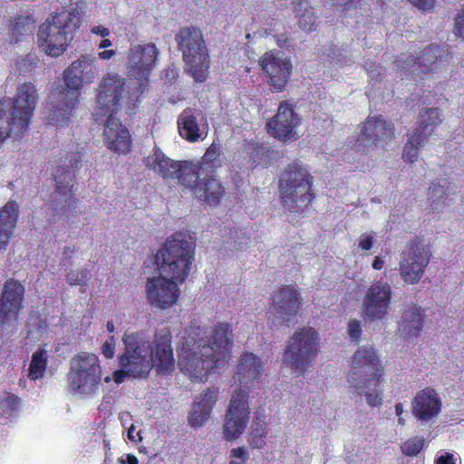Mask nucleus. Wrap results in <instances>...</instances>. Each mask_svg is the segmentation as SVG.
<instances>
[{"label":"nucleus","mask_w":464,"mask_h":464,"mask_svg":"<svg viewBox=\"0 0 464 464\" xmlns=\"http://www.w3.org/2000/svg\"><path fill=\"white\" fill-rule=\"evenodd\" d=\"M124 351L119 356V369L112 374L121 384L126 378L144 379L152 370L158 375L168 376L175 371L172 334L169 327L157 330L153 340L144 331L125 332Z\"/></svg>","instance_id":"1"},{"label":"nucleus","mask_w":464,"mask_h":464,"mask_svg":"<svg viewBox=\"0 0 464 464\" xmlns=\"http://www.w3.org/2000/svg\"><path fill=\"white\" fill-rule=\"evenodd\" d=\"M232 325L218 323L214 327L194 324L182 338L179 366L192 382H206L210 373L223 368L228 362L232 341Z\"/></svg>","instance_id":"2"},{"label":"nucleus","mask_w":464,"mask_h":464,"mask_svg":"<svg viewBox=\"0 0 464 464\" xmlns=\"http://www.w3.org/2000/svg\"><path fill=\"white\" fill-rule=\"evenodd\" d=\"M194 259V248L182 234L167 238L155 256L161 276L149 277L146 295L151 306L164 310L177 304L179 284L188 278Z\"/></svg>","instance_id":"3"},{"label":"nucleus","mask_w":464,"mask_h":464,"mask_svg":"<svg viewBox=\"0 0 464 464\" xmlns=\"http://www.w3.org/2000/svg\"><path fill=\"white\" fill-rule=\"evenodd\" d=\"M124 80L118 74H107L99 83L94 120L104 122L103 139L106 147L116 154L131 151L132 139L129 130L115 117L122 103L126 104Z\"/></svg>","instance_id":"4"},{"label":"nucleus","mask_w":464,"mask_h":464,"mask_svg":"<svg viewBox=\"0 0 464 464\" xmlns=\"http://www.w3.org/2000/svg\"><path fill=\"white\" fill-rule=\"evenodd\" d=\"M38 99L32 82H24L16 89L14 98L0 100V144L7 138L19 140L29 130Z\"/></svg>","instance_id":"5"},{"label":"nucleus","mask_w":464,"mask_h":464,"mask_svg":"<svg viewBox=\"0 0 464 464\" xmlns=\"http://www.w3.org/2000/svg\"><path fill=\"white\" fill-rule=\"evenodd\" d=\"M384 370L372 347H360L352 357L348 382L359 395L364 394L371 407L382 405V392L377 390L383 380Z\"/></svg>","instance_id":"6"},{"label":"nucleus","mask_w":464,"mask_h":464,"mask_svg":"<svg viewBox=\"0 0 464 464\" xmlns=\"http://www.w3.org/2000/svg\"><path fill=\"white\" fill-rule=\"evenodd\" d=\"M95 61L96 58L92 54H82L63 71L64 97L61 107L53 111L52 120L54 124L63 126L68 122L72 112L79 104L81 89L84 84L94 82L98 72Z\"/></svg>","instance_id":"7"},{"label":"nucleus","mask_w":464,"mask_h":464,"mask_svg":"<svg viewBox=\"0 0 464 464\" xmlns=\"http://www.w3.org/2000/svg\"><path fill=\"white\" fill-rule=\"evenodd\" d=\"M160 51L153 43L132 45L128 52V76L135 80L133 85L124 89L126 106L134 110L150 89V77L155 68Z\"/></svg>","instance_id":"8"},{"label":"nucleus","mask_w":464,"mask_h":464,"mask_svg":"<svg viewBox=\"0 0 464 464\" xmlns=\"http://www.w3.org/2000/svg\"><path fill=\"white\" fill-rule=\"evenodd\" d=\"M80 24V18L72 11L52 13L38 28V48L53 58L63 55L72 42Z\"/></svg>","instance_id":"9"},{"label":"nucleus","mask_w":464,"mask_h":464,"mask_svg":"<svg viewBox=\"0 0 464 464\" xmlns=\"http://www.w3.org/2000/svg\"><path fill=\"white\" fill-rule=\"evenodd\" d=\"M313 184L310 172L300 163L288 164L278 180L284 208L290 212H304L315 198Z\"/></svg>","instance_id":"10"},{"label":"nucleus","mask_w":464,"mask_h":464,"mask_svg":"<svg viewBox=\"0 0 464 464\" xmlns=\"http://www.w3.org/2000/svg\"><path fill=\"white\" fill-rule=\"evenodd\" d=\"M175 41L188 73L195 82H205L208 78L210 56L202 31L196 26L181 27L175 34Z\"/></svg>","instance_id":"11"},{"label":"nucleus","mask_w":464,"mask_h":464,"mask_svg":"<svg viewBox=\"0 0 464 464\" xmlns=\"http://www.w3.org/2000/svg\"><path fill=\"white\" fill-rule=\"evenodd\" d=\"M102 371L98 356L82 352L72 358L67 372L68 389L72 394L90 397L102 383Z\"/></svg>","instance_id":"12"},{"label":"nucleus","mask_w":464,"mask_h":464,"mask_svg":"<svg viewBox=\"0 0 464 464\" xmlns=\"http://www.w3.org/2000/svg\"><path fill=\"white\" fill-rule=\"evenodd\" d=\"M318 333L312 327L296 331L289 341L284 361L294 371L303 372L318 353Z\"/></svg>","instance_id":"13"},{"label":"nucleus","mask_w":464,"mask_h":464,"mask_svg":"<svg viewBox=\"0 0 464 464\" xmlns=\"http://www.w3.org/2000/svg\"><path fill=\"white\" fill-rule=\"evenodd\" d=\"M360 134L351 140V150L355 152L367 153L370 149L383 148L394 136V127L382 115L368 116L360 125Z\"/></svg>","instance_id":"14"},{"label":"nucleus","mask_w":464,"mask_h":464,"mask_svg":"<svg viewBox=\"0 0 464 464\" xmlns=\"http://www.w3.org/2000/svg\"><path fill=\"white\" fill-rule=\"evenodd\" d=\"M430 260V251L418 237L411 239L401 255L400 276L404 283L415 285L423 276Z\"/></svg>","instance_id":"15"},{"label":"nucleus","mask_w":464,"mask_h":464,"mask_svg":"<svg viewBox=\"0 0 464 464\" xmlns=\"http://www.w3.org/2000/svg\"><path fill=\"white\" fill-rule=\"evenodd\" d=\"M82 154L79 150L68 151L63 158H61L60 164L58 165L55 173L53 174L56 182V192L63 195L64 212L68 208H76L78 199L72 193L74 186L75 171L82 167Z\"/></svg>","instance_id":"16"},{"label":"nucleus","mask_w":464,"mask_h":464,"mask_svg":"<svg viewBox=\"0 0 464 464\" xmlns=\"http://www.w3.org/2000/svg\"><path fill=\"white\" fill-rule=\"evenodd\" d=\"M260 70L266 78L270 90L282 92L285 90L293 72L291 59L279 55L274 50L266 52L258 60Z\"/></svg>","instance_id":"17"},{"label":"nucleus","mask_w":464,"mask_h":464,"mask_svg":"<svg viewBox=\"0 0 464 464\" xmlns=\"http://www.w3.org/2000/svg\"><path fill=\"white\" fill-rule=\"evenodd\" d=\"M187 188L202 204L211 207L218 206L225 196V188L218 179L217 173L198 172L195 177L185 173L183 179Z\"/></svg>","instance_id":"18"},{"label":"nucleus","mask_w":464,"mask_h":464,"mask_svg":"<svg viewBox=\"0 0 464 464\" xmlns=\"http://www.w3.org/2000/svg\"><path fill=\"white\" fill-rule=\"evenodd\" d=\"M302 305V297L295 286L281 285L274 294L269 308L274 325H285L292 321Z\"/></svg>","instance_id":"19"},{"label":"nucleus","mask_w":464,"mask_h":464,"mask_svg":"<svg viewBox=\"0 0 464 464\" xmlns=\"http://www.w3.org/2000/svg\"><path fill=\"white\" fill-rule=\"evenodd\" d=\"M302 119L295 111V105L288 101L279 103L276 113L266 124L267 132L275 139L288 143L298 139L296 129Z\"/></svg>","instance_id":"20"},{"label":"nucleus","mask_w":464,"mask_h":464,"mask_svg":"<svg viewBox=\"0 0 464 464\" xmlns=\"http://www.w3.org/2000/svg\"><path fill=\"white\" fill-rule=\"evenodd\" d=\"M248 392L239 389L230 400L224 425V437L228 441L237 439L249 420Z\"/></svg>","instance_id":"21"},{"label":"nucleus","mask_w":464,"mask_h":464,"mask_svg":"<svg viewBox=\"0 0 464 464\" xmlns=\"http://www.w3.org/2000/svg\"><path fill=\"white\" fill-rule=\"evenodd\" d=\"M392 290L389 283L382 280L371 285L363 299V317L375 321L383 319L390 308Z\"/></svg>","instance_id":"22"},{"label":"nucleus","mask_w":464,"mask_h":464,"mask_svg":"<svg viewBox=\"0 0 464 464\" xmlns=\"http://www.w3.org/2000/svg\"><path fill=\"white\" fill-rule=\"evenodd\" d=\"M24 299V285L14 279L5 282L0 296V324L8 325L18 320Z\"/></svg>","instance_id":"23"},{"label":"nucleus","mask_w":464,"mask_h":464,"mask_svg":"<svg viewBox=\"0 0 464 464\" xmlns=\"http://www.w3.org/2000/svg\"><path fill=\"white\" fill-rule=\"evenodd\" d=\"M144 163L148 169L153 170L163 179H177L180 185L184 186L183 179L187 173L185 166L188 165V160L175 161L168 158L160 149H156L152 155L145 158Z\"/></svg>","instance_id":"24"},{"label":"nucleus","mask_w":464,"mask_h":464,"mask_svg":"<svg viewBox=\"0 0 464 464\" xmlns=\"http://www.w3.org/2000/svg\"><path fill=\"white\" fill-rule=\"evenodd\" d=\"M262 368L261 359L253 353L246 352L240 356L234 380L248 392L260 390Z\"/></svg>","instance_id":"25"},{"label":"nucleus","mask_w":464,"mask_h":464,"mask_svg":"<svg viewBox=\"0 0 464 464\" xmlns=\"http://www.w3.org/2000/svg\"><path fill=\"white\" fill-rule=\"evenodd\" d=\"M440 46L431 44L423 49L421 55L415 58L409 56L404 61L399 59L395 63L401 71L412 69L414 74H427L439 68L438 57L440 55Z\"/></svg>","instance_id":"26"},{"label":"nucleus","mask_w":464,"mask_h":464,"mask_svg":"<svg viewBox=\"0 0 464 464\" xmlns=\"http://www.w3.org/2000/svg\"><path fill=\"white\" fill-rule=\"evenodd\" d=\"M440 399L432 388L418 392L412 401V412L418 420H430L440 413Z\"/></svg>","instance_id":"27"},{"label":"nucleus","mask_w":464,"mask_h":464,"mask_svg":"<svg viewBox=\"0 0 464 464\" xmlns=\"http://www.w3.org/2000/svg\"><path fill=\"white\" fill-rule=\"evenodd\" d=\"M19 218V206L14 200H9L0 208V251L5 250Z\"/></svg>","instance_id":"28"},{"label":"nucleus","mask_w":464,"mask_h":464,"mask_svg":"<svg viewBox=\"0 0 464 464\" xmlns=\"http://www.w3.org/2000/svg\"><path fill=\"white\" fill-rule=\"evenodd\" d=\"M220 155L218 146L213 143L207 149L199 161H188V165L185 166V171H187L190 177H195V174H198V172L202 174L217 173L218 169L221 167Z\"/></svg>","instance_id":"29"},{"label":"nucleus","mask_w":464,"mask_h":464,"mask_svg":"<svg viewBox=\"0 0 464 464\" xmlns=\"http://www.w3.org/2000/svg\"><path fill=\"white\" fill-rule=\"evenodd\" d=\"M218 400V390L208 388L199 401H195L193 411L188 416V423L194 428L202 426L209 417Z\"/></svg>","instance_id":"30"},{"label":"nucleus","mask_w":464,"mask_h":464,"mask_svg":"<svg viewBox=\"0 0 464 464\" xmlns=\"http://www.w3.org/2000/svg\"><path fill=\"white\" fill-rule=\"evenodd\" d=\"M178 130L180 137L188 142L195 143L203 140V130L199 128L198 119L191 108H186L178 117Z\"/></svg>","instance_id":"31"},{"label":"nucleus","mask_w":464,"mask_h":464,"mask_svg":"<svg viewBox=\"0 0 464 464\" xmlns=\"http://www.w3.org/2000/svg\"><path fill=\"white\" fill-rule=\"evenodd\" d=\"M423 323V310L420 306L412 305L403 311L399 330L408 338L418 337L421 333Z\"/></svg>","instance_id":"32"},{"label":"nucleus","mask_w":464,"mask_h":464,"mask_svg":"<svg viewBox=\"0 0 464 464\" xmlns=\"http://www.w3.org/2000/svg\"><path fill=\"white\" fill-rule=\"evenodd\" d=\"M441 122V113L439 108L422 110L418 118L417 127L413 131H418L419 135H423L428 140Z\"/></svg>","instance_id":"33"},{"label":"nucleus","mask_w":464,"mask_h":464,"mask_svg":"<svg viewBox=\"0 0 464 464\" xmlns=\"http://www.w3.org/2000/svg\"><path fill=\"white\" fill-rule=\"evenodd\" d=\"M34 19L31 15H19L10 20L9 34L14 43L21 40V36L32 32Z\"/></svg>","instance_id":"34"},{"label":"nucleus","mask_w":464,"mask_h":464,"mask_svg":"<svg viewBox=\"0 0 464 464\" xmlns=\"http://www.w3.org/2000/svg\"><path fill=\"white\" fill-rule=\"evenodd\" d=\"M426 140L423 135H419L418 131H412L403 147L402 157L405 161L415 162L419 158L420 149Z\"/></svg>","instance_id":"35"},{"label":"nucleus","mask_w":464,"mask_h":464,"mask_svg":"<svg viewBox=\"0 0 464 464\" xmlns=\"http://www.w3.org/2000/svg\"><path fill=\"white\" fill-rule=\"evenodd\" d=\"M47 352L44 349H38L33 353L28 373L31 380L35 381L44 376L47 367Z\"/></svg>","instance_id":"36"},{"label":"nucleus","mask_w":464,"mask_h":464,"mask_svg":"<svg viewBox=\"0 0 464 464\" xmlns=\"http://www.w3.org/2000/svg\"><path fill=\"white\" fill-rule=\"evenodd\" d=\"M246 153L248 156L247 162L253 167L258 165H266L269 160L270 151L260 144H247Z\"/></svg>","instance_id":"37"},{"label":"nucleus","mask_w":464,"mask_h":464,"mask_svg":"<svg viewBox=\"0 0 464 464\" xmlns=\"http://www.w3.org/2000/svg\"><path fill=\"white\" fill-rule=\"evenodd\" d=\"M267 434L266 424L264 420L256 418L254 420L252 430L249 434L248 442L253 449L264 448L266 441L265 439Z\"/></svg>","instance_id":"38"},{"label":"nucleus","mask_w":464,"mask_h":464,"mask_svg":"<svg viewBox=\"0 0 464 464\" xmlns=\"http://www.w3.org/2000/svg\"><path fill=\"white\" fill-rule=\"evenodd\" d=\"M298 17V26L305 32H313L315 30V15L311 8L304 7L303 12L295 14Z\"/></svg>","instance_id":"39"},{"label":"nucleus","mask_w":464,"mask_h":464,"mask_svg":"<svg viewBox=\"0 0 464 464\" xmlns=\"http://www.w3.org/2000/svg\"><path fill=\"white\" fill-rule=\"evenodd\" d=\"M424 439L415 436L410 438L401 445V450L403 455L413 457L417 456L423 449Z\"/></svg>","instance_id":"40"},{"label":"nucleus","mask_w":464,"mask_h":464,"mask_svg":"<svg viewBox=\"0 0 464 464\" xmlns=\"http://www.w3.org/2000/svg\"><path fill=\"white\" fill-rule=\"evenodd\" d=\"M20 398L11 392H7L6 395L0 399V414L2 416L10 414L14 411L20 404Z\"/></svg>","instance_id":"41"},{"label":"nucleus","mask_w":464,"mask_h":464,"mask_svg":"<svg viewBox=\"0 0 464 464\" xmlns=\"http://www.w3.org/2000/svg\"><path fill=\"white\" fill-rule=\"evenodd\" d=\"M443 184L432 183V185L429 188V199L431 200V205H435L438 199H445L446 198V189L445 187L448 184L446 179H443ZM433 208H437L436 206H432Z\"/></svg>","instance_id":"42"},{"label":"nucleus","mask_w":464,"mask_h":464,"mask_svg":"<svg viewBox=\"0 0 464 464\" xmlns=\"http://www.w3.org/2000/svg\"><path fill=\"white\" fill-rule=\"evenodd\" d=\"M229 458V464H246L249 459V452L245 447L233 448Z\"/></svg>","instance_id":"43"},{"label":"nucleus","mask_w":464,"mask_h":464,"mask_svg":"<svg viewBox=\"0 0 464 464\" xmlns=\"http://www.w3.org/2000/svg\"><path fill=\"white\" fill-rule=\"evenodd\" d=\"M89 272L86 269L79 271H71L66 276V281L70 285H85L88 279Z\"/></svg>","instance_id":"44"},{"label":"nucleus","mask_w":464,"mask_h":464,"mask_svg":"<svg viewBox=\"0 0 464 464\" xmlns=\"http://www.w3.org/2000/svg\"><path fill=\"white\" fill-rule=\"evenodd\" d=\"M39 59L35 53H29L19 61V70L24 72L30 71L35 67Z\"/></svg>","instance_id":"45"},{"label":"nucleus","mask_w":464,"mask_h":464,"mask_svg":"<svg viewBox=\"0 0 464 464\" xmlns=\"http://www.w3.org/2000/svg\"><path fill=\"white\" fill-rule=\"evenodd\" d=\"M116 341L113 335L110 336L102 344V353L106 359H112L115 354Z\"/></svg>","instance_id":"46"},{"label":"nucleus","mask_w":464,"mask_h":464,"mask_svg":"<svg viewBox=\"0 0 464 464\" xmlns=\"http://www.w3.org/2000/svg\"><path fill=\"white\" fill-rule=\"evenodd\" d=\"M348 334L354 342H359L362 334L361 322L356 319H351L348 324Z\"/></svg>","instance_id":"47"},{"label":"nucleus","mask_w":464,"mask_h":464,"mask_svg":"<svg viewBox=\"0 0 464 464\" xmlns=\"http://www.w3.org/2000/svg\"><path fill=\"white\" fill-rule=\"evenodd\" d=\"M455 34L464 39V8L455 18Z\"/></svg>","instance_id":"48"},{"label":"nucleus","mask_w":464,"mask_h":464,"mask_svg":"<svg viewBox=\"0 0 464 464\" xmlns=\"http://www.w3.org/2000/svg\"><path fill=\"white\" fill-rule=\"evenodd\" d=\"M373 245V237L368 234H362L360 237L358 247L362 250H370Z\"/></svg>","instance_id":"49"},{"label":"nucleus","mask_w":464,"mask_h":464,"mask_svg":"<svg viewBox=\"0 0 464 464\" xmlns=\"http://www.w3.org/2000/svg\"><path fill=\"white\" fill-rule=\"evenodd\" d=\"M413 5L422 11H430L434 6L435 0H409Z\"/></svg>","instance_id":"50"},{"label":"nucleus","mask_w":464,"mask_h":464,"mask_svg":"<svg viewBox=\"0 0 464 464\" xmlns=\"http://www.w3.org/2000/svg\"><path fill=\"white\" fill-rule=\"evenodd\" d=\"M435 464H456V459L450 452H445L435 459Z\"/></svg>","instance_id":"51"},{"label":"nucleus","mask_w":464,"mask_h":464,"mask_svg":"<svg viewBox=\"0 0 464 464\" xmlns=\"http://www.w3.org/2000/svg\"><path fill=\"white\" fill-rule=\"evenodd\" d=\"M291 4L293 5V11L295 14H299L300 12H303L304 7H312L309 3V0H291Z\"/></svg>","instance_id":"52"},{"label":"nucleus","mask_w":464,"mask_h":464,"mask_svg":"<svg viewBox=\"0 0 464 464\" xmlns=\"http://www.w3.org/2000/svg\"><path fill=\"white\" fill-rule=\"evenodd\" d=\"M91 32H92L93 34L101 35V36H102V37H103V38L108 37V36H110V34H111L110 30H109L107 27H104V26H102V25L93 26V27L92 28Z\"/></svg>","instance_id":"53"},{"label":"nucleus","mask_w":464,"mask_h":464,"mask_svg":"<svg viewBox=\"0 0 464 464\" xmlns=\"http://www.w3.org/2000/svg\"><path fill=\"white\" fill-rule=\"evenodd\" d=\"M116 51L112 49L103 50L98 53V57L101 60H111L113 56H115Z\"/></svg>","instance_id":"54"},{"label":"nucleus","mask_w":464,"mask_h":464,"mask_svg":"<svg viewBox=\"0 0 464 464\" xmlns=\"http://www.w3.org/2000/svg\"><path fill=\"white\" fill-rule=\"evenodd\" d=\"M402 412H403V405H402V403H401V402L396 403V405H395V413L399 417L398 422L400 424H401V425H404L405 420H404V419L401 418V415L402 414Z\"/></svg>","instance_id":"55"},{"label":"nucleus","mask_w":464,"mask_h":464,"mask_svg":"<svg viewBox=\"0 0 464 464\" xmlns=\"http://www.w3.org/2000/svg\"><path fill=\"white\" fill-rule=\"evenodd\" d=\"M384 260L382 259V257L381 256H375L373 262H372V268L375 269V270H381L383 268L384 266Z\"/></svg>","instance_id":"56"},{"label":"nucleus","mask_w":464,"mask_h":464,"mask_svg":"<svg viewBox=\"0 0 464 464\" xmlns=\"http://www.w3.org/2000/svg\"><path fill=\"white\" fill-rule=\"evenodd\" d=\"M112 45V42L108 39L107 37H105L103 40H102L100 42V44H98V48L99 49H106L108 47H111Z\"/></svg>","instance_id":"57"},{"label":"nucleus","mask_w":464,"mask_h":464,"mask_svg":"<svg viewBox=\"0 0 464 464\" xmlns=\"http://www.w3.org/2000/svg\"><path fill=\"white\" fill-rule=\"evenodd\" d=\"M126 458L128 464H139V459L136 456L132 454H128Z\"/></svg>","instance_id":"58"},{"label":"nucleus","mask_w":464,"mask_h":464,"mask_svg":"<svg viewBox=\"0 0 464 464\" xmlns=\"http://www.w3.org/2000/svg\"><path fill=\"white\" fill-rule=\"evenodd\" d=\"M74 252V248H71L69 246H65L63 252L64 258H70L72 254Z\"/></svg>","instance_id":"59"},{"label":"nucleus","mask_w":464,"mask_h":464,"mask_svg":"<svg viewBox=\"0 0 464 464\" xmlns=\"http://www.w3.org/2000/svg\"><path fill=\"white\" fill-rule=\"evenodd\" d=\"M106 327L109 333H113L115 330V326L112 321L108 322Z\"/></svg>","instance_id":"60"},{"label":"nucleus","mask_w":464,"mask_h":464,"mask_svg":"<svg viewBox=\"0 0 464 464\" xmlns=\"http://www.w3.org/2000/svg\"><path fill=\"white\" fill-rule=\"evenodd\" d=\"M360 1H361V0H349V2H348V3H346V5H349V6H348V8L353 7H353H355V6H356V5H357Z\"/></svg>","instance_id":"61"},{"label":"nucleus","mask_w":464,"mask_h":464,"mask_svg":"<svg viewBox=\"0 0 464 464\" xmlns=\"http://www.w3.org/2000/svg\"><path fill=\"white\" fill-rule=\"evenodd\" d=\"M105 382H109L111 381V378L109 376H107L105 379H104Z\"/></svg>","instance_id":"62"},{"label":"nucleus","mask_w":464,"mask_h":464,"mask_svg":"<svg viewBox=\"0 0 464 464\" xmlns=\"http://www.w3.org/2000/svg\"><path fill=\"white\" fill-rule=\"evenodd\" d=\"M365 68H366V71H369L372 69V65L370 66V68L367 67V64H365Z\"/></svg>","instance_id":"63"},{"label":"nucleus","mask_w":464,"mask_h":464,"mask_svg":"<svg viewBox=\"0 0 464 464\" xmlns=\"http://www.w3.org/2000/svg\"><path fill=\"white\" fill-rule=\"evenodd\" d=\"M128 435H129V438H130V440H132L131 435H130V431H129V432H128Z\"/></svg>","instance_id":"64"}]
</instances>
